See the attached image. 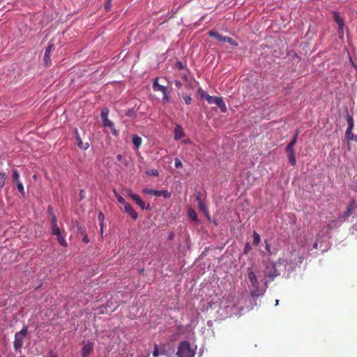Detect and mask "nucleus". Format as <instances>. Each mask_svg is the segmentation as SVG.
<instances>
[{
  "mask_svg": "<svg viewBox=\"0 0 357 357\" xmlns=\"http://www.w3.org/2000/svg\"><path fill=\"white\" fill-rule=\"evenodd\" d=\"M132 141L135 147L138 149L142 144V139L139 136L135 135L132 137Z\"/></svg>",
  "mask_w": 357,
  "mask_h": 357,
  "instance_id": "obj_18",
  "label": "nucleus"
},
{
  "mask_svg": "<svg viewBox=\"0 0 357 357\" xmlns=\"http://www.w3.org/2000/svg\"><path fill=\"white\" fill-rule=\"evenodd\" d=\"M16 184H17V188L18 191L20 192V193L22 195V197H24L25 191H24L22 183L21 181H19V182L16 183Z\"/></svg>",
  "mask_w": 357,
  "mask_h": 357,
  "instance_id": "obj_29",
  "label": "nucleus"
},
{
  "mask_svg": "<svg viewBox=\"0 0 357 357\" xmlns=\"http://www.w3.org/2000/svg\"><path fill=\"white\" fill-rule=\"evenodd\" d=\"M199 210L203 212L207 218H209V213L207 210V206L204 202H199L197 203Z\"/></svg>",
  "mask_w": 357,
  "mask_h": 357,
  "instance_id": "obj_19",
  "label": "nucleus"
},
{
  "mask_svg": "<svg viewBox=\"0 0 357 357\" xmlns=\"http://www.w3.org/2000/svg\"><path fill=\"white\" fill-rule=\"evenodd\" d=\"M220 97H217V96H211L210 95H206L205 96V99L207 100V102L209 103V104H213L214 103V101H215V99H218Z\"/></svg>",
  "mask_w": 357,
  "mask_h": 357,
  "instance_id": "obj_32",
  "label": "nucleus"
},
{
  "mask_svg": "<svg viewBox=\"0 0 357 357\" xmlns=\"http://www.w3.org/2000/svg\"><path fill=\"white\" fill-rule=\"evenodd\" d=\"M199 95H200V97L201 98L204 99L205 98V96L206 95H208V93H206V92H205L204 90H202V89H199V91H198Z\"/></svg>",
  "mask_w": 357,
  "mask_h": 357,
  "instance_id": "obj_42",
  "label": "nucleus"
},
{
  "mask_svg": "<svg viewBox=\"0 0 357 357\" xmlns=\"http://www.w3.org/2000/svg\"><path fill=\"white\" fill-rule=\"evenodd\" d=\"M183 99L185 100V104H187V105L191 104L192 98L190 96H189L188 95H185V96H183Z\"/></svg>",
  "mask_w": 357,
  "mask_h": 357,
  "instance_id": "obj_38",
  "label": "nucleus"
},
{
  "mask_svg": "<svg viewBox=\"0 0 357 357\" xmlns=\"http://www.w3.org/2000/svg\"><path fill=\"white\" fill-rule=\"evenodd\" d=\"M268 281H266H266H264V284H265L266 287H267V283H268Z\"/></svg>",
  "mask_w": 357,
  "mask_h": 357,
  "instance_id": "obj_58",
  "label": "nucleus"
},
{
  "mask_svg": "<svg viewBox=\"0 0 357 357\" xmlns=\"http://www.w3.org/2000/svg\"><path fill=\"white\" fill-rule=\"evenodd\" d=\"M279 304V300H275V305H278Z\"/></svg>",
  "mask_w": 357,
  "mask_h": 357,
  "instance_id": "obj_56",
  "label": "nucleus"
},
{
  "mask_svg": "<svg viewBox=\"0 0 357 357\" xmlns=\"http://www.w3.org/2000/svg\"><path fill=\"white\" fill-rule=\"evenodd\" d=\"M248 277L251 285L253 287V288L257 290L259 288V281L255 273L252 271L251 268H248Z\"/></svg>",
  "mask_w": 357,
  "mask_h": 357,
  "instance_id": "obj_8",
  "label": "nucleus"
},
{
  "mask_svg": "<svg viewBox=\"0 0 357 357\" xmlns=\"http://www.w3.org/2000/svg\"><path fill=\"white\" fill-rule=\"evenodd\" d=\"M83 238H82V242H84V243H89L90 241V239L88 237L87 234H84V236H82Z\"/></svg>",
  "mask_w": 357,
  "mask_h": 357,
  "instance_id": "obj_45",
  "label": "nucleus"
},
{
  "mask_svg": "<svg viewBox=\"0 0 357 357\" xmlns=\"http://www.w3.org/2000/svg\"><path fill=\"white\" fill-rule=\"evenodd\" d=\"M176 66L179 69H182L183 68V64H182V63L181 61H177Z\"/></svg>",
  "mask_w": 357,
  "mask_h": 357,
  "instance_id": "obj_50",
  "label": "nucleus"
},
{
  "mask_svg": "<svg viewBox=\"0 0 357 357\" xmlns=\"http://www.w3.org/2000/svg\"><path fill=\"white\" fill-rule=\"evenodd\" d=\"M174 139L179 140L184 137V132L183 128L179 125H176L174 130Z\"/></svg>",
  "mask_w": 357,
  "mask_h": 357,
  "instance_id": "obj_10",
  "label": "nucleus"
},
{
  "mask_svg": "<svg viewBox=\"0 0 357 357\" xmlns=\"http://www.w3.org/2000/svg\"><path fill=\"white\" fill-rule=\"evenodd\" d=\"M265 243H266V250L271 255V246L266 241H265Z\"/></svg>",
  "mask_w": 357,
  "mask_h": 357,
  "instance_id": "obj_47",
  "label": "nucleus"
},
{
  "mask_svg": "<svg viewBox=\"0 0 357 357\" xmlns=\"http://www.w3.org/2000/svg\"><path fill=\"white\" fill-rule=\"evenodd\" d=\"M77 231L78 233L80 234L81 236H84V234H86L85 231L82 229L81 226H77Z\"/></svg>",
  "mask_w": 357,
  "mask_h": 357,
  "instance_id": "obj_44",
  "label": "nucleus"
},
{
  "mask_svg": "<svg viewBox=\"0 0 357 357\" xmlns=\"http://www.w3.org/2000/svg\"><path fill=\"white\" fill-rule=\"evenodd\" d=\"M124 210L133 220H136L137 218L138 215L137 212L132 208V206L129 203L124 206Z\"/></svg>",
  "mask_w": 357,
  "mask_h": 357,
  "instance_id": "obj_11",
  "label": "nucleus"
},
{
  "mask_svg": "<svg viewBox=\"0 0 357 357\" xmlns=\"http://www.w3.org/2000/svg\"><path fill=\"white\" fill-rule=\"evenodd\" d=\"M84 196H85V192L84 190H81L79 191V197L81 199H84Z\"/></svg>",
  "mask_w": 357,
  "mask_h": 357,
  "instance_id": "obj_49",
  "label": "nucleus"
},
{
  "mask_svg": "<svg viewBox=\"0 0 357 357\" xmlns=\"http://www.w3.org/2000/svg\"><path fill=\"white\" fill-rule=\"evenodd\" d=\"M176 85L177 86H180L181 85V82H179V81H176Z\"/></svg>",
  "mask_w": 357,
  "mask_h": 357,
  "instance_id": "obj_54",
  "label": "nucleus"
},
{
  "mask_svg": "<svg viewBox=\"0 0 357 357\" xmlns=\"http://www.w3.org/2000/svg\"><path fill=\"white\" fill-rule=\"evenodd\" d=\"M195 355V350L190 347L188 341H182L178 347L176 352L177 357H194Z\"/></svg>",
  "mask_w": 357,
  "mask_h": 357,
  "instance_id": "obj_1",
  "label": "nucleus"
},
{
  "mask_svg": "<svg viewBox=\"0 0 357 357\" xmlns=\"http://www.w3.org/2000/svg\"><path fill=\"white\" fill-rule=\"evenodd\" d=\"M354 140H355L356 142H357V135H356V136H355Z\"/></svg>",
  "mask_w": 357,
  "mask_h": 357,
  "instance_id": "obj_60",
  "label": "nucleus"
},
{
  "mask_svg": "<svg viewBox=\"0 0 357 357\" xmlns=\"http://www.w3.org/2000/svg\"><path fill=\"white\" fill-rule=\"evenodd\" d=\"M337 222L336 220H333V221L331 222V224H329V225H328V229H331V228H332L331 224H332V223H334V222Z\"/></svg>",
  "mask_w": 357,
  "mask_h": 357,
  "instance_id": "obj_53",
  "label": "nucleus"
},
{
  "mask_svg": "<svg viewBox=\"0 0 357 357\" xmlns=\"http://www.w3.org/2000/svg\"><path fill=\"white\" fill-rule=\"evenodd\" d=\"M114 195L115 197H116L117 199V201L119 202V203L123 204V206H125L126 204H128V202H126V199L122 197L121 196H120L115 190H114Z\"/></svg>",
  "mask_w": 357,
  "mask_h": 357,
  "instance_id": "obj_26",
  "label": "nucleus"
},
{
  "mask_svg": "<svg viewBox=\"0 0 357 357\" xmlns=\"http://www.w3.org/2000/svg\"><path fill=\"white\" fill-rule=\"evenodd\" d=\"M225 42L229 43V44L234 45V46H238V43L231 38L225 37Z\"/></svg>",
  "mask_w": 357,
  "mask_h": 357,
  "instance_id": "obj_35",
  "label": "nucleus"
},
{
  "mask_svg": "<svg viewBox=\"0 0 357 357\" xmlns=\"http://www.w3.org/2000/svg\"><path fill=\"white\" fill-rule=\"evenodd\" d=\"M153 89L155 91H160L162 93H165L166 91H167V89L166 86L159 84L158 78H155L154 79L153 83Z\"/></svg>",
  "mask_w": 357,
  "mask_h": 357,
  "instance_id": "obj_12",
  "label": "nucleus"
},
{
  "mask_svg": "<svg viewBox=\"0 0 357 357\" xmlns=\"http://www.w3.org/2000/svg\"><path fill=\"white\" fill-rule=\"evenodd\" d=\"M171 192H169L167 190H160V197L162 196L165 198H169L171 197Z\"/></svg>",
  "mask_w": 357,
  "mask_h": 357,
  "instance_id": "obj_34",
  "label": "nucleus"
},
{
  "mask_svg": "<svg viewBox=\"0 0 357 357\" xmlns=\"http://www.w3.org/2000/svg\"><path fill=\"white\" fill-rule=\"evenodd\" d=\"M121 158H122V155L120 154L116 156V158L118 160H121Z\"/></svg>",
  "mask_w": 357,
  "mask_h": 357,
  "instance_id": "obj_55",
  "label": "nucleus"
},
{
  "mask_svg": "<svg viewBox=\"0 0 357 357\" xmlns=\"http://www.w3.org/2000/svg\"><path fill=\"white\" fill-rule=\"evenodd\" d=\"M111 1L112 0H107L105 6V10L106 12H108L111 10Z\"/></svg>",
  "mask_w": 357,
  "mask_h": 357,
  "instance_id": "obj_40",
  "label": "nucleus"
},
{
  "mask_svg": "<svg viewBox=\"0 0 357 357\" xmlns=\"http://www.w3.org/2000/svg\"><path fill=\"white\" fill-rule=\"evenodd\" d=\"M347 124H348L347 129L352 130L354 126V122L353 117L351 116H350L349 114H347Z\"/></svg>",
  "mask_w": 357,
  "mask_h": 357,
  "instance_id": "obj_24",
  "label": "nucleus"
},
{
  "mask_svg": "<svg viewBox=\"0 0 357 357\" xmlns=\"http://www.w3.org/2000/svg\"><path fill=\"white\" fill-rule=\"evenodd\" d=\"M5 181H6V178H1L0 179V190H1L4 185H5Z\"/></svg>",
  "mask_w": 357,
  "mask_h": 357,
  "instance_id": "obj_48",
  "label": "nucleus"
},
{
  "mask_svg": "<svg viewBox=\"0 0 357 357\" xmlns=\"http://www.w3.org/2000/svg\"><path fill=\"white\" fill-rule=\"evenodd\" d=\"M128 195L130 197L133 201L136 202V204L142 208V209H149V204L146 206L144 202L142 199V198L137 194L133 193L131 190L128 191Z\"/></svg>",
  "mask_w": 357,
  "mask_h": 357,
  "instance_id": "obj_4",
  "label": "nucleus"
},
{
  "mask_svg": "<svg viewBox=\"0 0 357 357\" xmlns=\"http://www.w3.org/2000/svg\"><path fill=\"white\" fill-rule=\"evenodd\" d=\"M208 34L209 36H211L212 38H215V39H217L219 41L225 42L226 36H224L220 34L219 33H218L215 31H208Z\"/></svg>",
  "mask_w": 357,
  "mask_h": 357,
  "instance_id": "obj_15",
  "label": "nucleus"
},
{
  "mask_svg": "<svg viewBox=\"0 0 357 357\" xmlns=\"http://www.w3.org/2000/svg\"><path fill=\"white\" fill-rule=\"evenodd\" d=\"M93 351V346L92 343H87L84 345L82 349V357H87Z\"/></svg>",
  "mask_w": 357,
  "mask_h": 357,
  "instance_id": "obj_9",
  "label": "nucleus"
},
{
  "mask_svg": "<svg viewBox=\"0 0 357 357\" xmlns=\"http://www.w3.org/2000/svg\"><path fill=\"white\" fill-rule=\"evenodd\" d=\"M175 167L176 168H181L183 166V164L181 161L178 158H175Z\"/></svg>",
  "mask_w": 357,
  "mask_h": 357,
  "instance_id": "obj_39",
  "label": "nucleus"
},
{
  "mask_svg": "<svg viewBox=\"0 0 357 357\" xmlns=\"http://www.w3.org/2000/svg\"><path fill=\"white\" fill-rule=\"evenodd\" d=\"M351 131H352V130H349V129H347V130H346L345 137L347 141L354 140L355 138V136L354 135V134L352 133Z\"/></svg>",
  "mask_w": 357,
  "mask_h": 357,
  "instance_id": "obj_28",
  "label": "nucleus"
},
{
  "mask_svg": "<svg viewBox=\"0 0 357 357\" xmlns=\"http://www.w3.org/2000/svg\"><path fill=\"white\" fill-rule=\"evenodd\" d=\"M213 104H215L217 106H218L222 112L225 113L227 112V107L222 97H220L218 99H215Z\"/></svg>",
  "mask_w": 357,
  "mask_h": 357,
  "instance_id": "obj_13",
  "label": "nucleus"
},
{
  "mask_svg": "<svg viewBox=\"0 0 357 357\" xmlns=\"http://www.w3.org/2000/svg\"><path fill=\"white\" fill-rule=\"evenodd\" d=\"M163 94V100L166 101L167 102H169L170 101V98L169 96L167 95V91H166L165 93H162Z\"/></svg>",
  "mask_w": 357,
  "mask_h": 357,
  "instance_id": "obj_43",
  "label": "nucleus"
},
{
  "mask_svg": "<svg viewBox=\"0 0 357 357\" xmlns=\"http://www.w3.org/2000/svg\"><path fill=\"white\" fill-rule=\"evenodd\" d=\"M143 192L145 194H147V195H154L156 197H160V190H153V189L146 188L143 189Z\"/></svg>",
  "mask_w": 357,
  "mask_h": 357,
  "instance_id": "obj_20",
  "label": "nucleus"
},
{
  "mask_svg": "<svg viewBox=\"0 0 357 357\" xmlns=\"http://www.w3.org/2000/svg\"><path fill=\"white\" fill-rule=\"evenodd\" d=\"M260 242V236L255 231L253 234V244L258 245Z\"/></svg>",
  "mask_w": 357,
  "mask_h": 357,
  "instance_id": "obj_33",
  "label": "nucleus"
},
{
  "mask_svg": "<svg viewBox=\"0 0 357 357\" xmlns=\"http://www.w3.org/2000/svg\"><path fill=\"white\" fill-rule=\"evenodd\" d=\"M264 277L270 278L269 281H273L275 277L280 275L274 264H268L264 271Z\"/></svg>",
  "mask_w": 357,
  "mask_h": 357,
  "instance_id": "obj_3",
  "label": "nucleus"
},
{
  "mask_svg": "<svg viewBox=\"0 0 357 357\" xmlns=\"http://www.w3.org/2000/svg\"><path fill=\"white\" fill-rule=\"evenodd\" d=\"M188 216L194 221H197L198 220V217H197V215L195 212V211L194 209H192V208H189L188 209Z\"/></svg>",
  "mask_w": 357,
  "mask_h": 357,
  "instance_id": "obj_21",
  "label": "nucleus"
},
{
  "mask_svg": "<svg viewBox=\"0 0 357 357\" xmlns=\"http://www.w3.org/2000/svg\"><path fill=\"white\" fill-rule=\"evenodd\" d=\"M98 221H99V225L100 226V232H101V234H102V232H103V225H104L105 215H104V214L102 212H100L98 213Z\"/></svg>",
  "mask_w": 357,
  "mask_h": 357,
  "instance_id": "obj_22",
  "label": "nucleus"
},
{
  "mask_svg": "<svg viewBox=\"0 0 357 357\" xmlns=\"http://www.w3.org/2000/svg\"><path fill=\"white\" fill-rule=\"evenodd\" d=\"M6 176L4 173L0 172V179L1 178H6Z\"/></svg>",
  "mask_w": 357,
  "mask_h": 357,
  "instance_id": "obj_51",
  "label": "nucleus"
},
{
  "mask_svg": "<svg viewBox=\"0 0 357 357\" xmlns=\"http://www.w3.org/2000/svg\"><path fill=\"white\" fill-rule=\"evenodd\" d=\"M57 224V219L56 215L52 213L51 214V225Z\"/></svg>",
  "mask_w": 357,
  "mask_h": 357,
  "instance_id": "obj_41",
  "label": "nucleus"
},
{
  "mask_svg": "<svg viewBox=\"0 0 357 357\" xmlns=\"http://www.w3.org/2000/svg\"><path fill=\"white\" fill-rule=\"evenodd\" d=\"M55 236L57 237V240L61 245L63 247L68 246L67 242L65 240L64 236L61 234V232H60L59 234Z\"/></svg>",
  "mask_w": 357,
  "mask_h": 357,
  "instance_id": "obj_23",
  "label": "nucleus"
},
{
  "mask_svg": "<svg viewBox=\"0 0 357 357\" xmlns=\"http://www.w3.org/2000/svg\"><path fill=\"white\" fill-rule=\"evenodd\" d=\"M51 230L53 235H58L61 232L57 224L51 225Z\"/></svg>",
  "mask_w": 357,
  "mask_h": 357,
  "instance_id": "obj_27",
  "label": "nucleus"
},
{
  "mask_svg": "<svg viewBox=\"0 0 357 357\" xmlns=\"http://www.w3.org/2000/svg\"><path fill=\"white\" fill-rule=\"evenodd\" d=\"M160 355V350L158 344L154 345V349L153 351V356L155 357H158Z\"/></svg>",
  "mask_w": 357,
  "mask_h": 357,
  "instance_id": "obj_37",
  "label": "nucleus"
},
{
  "mask_svg": "<svg viewBox=\"0 0 357 357\" xmlns=\"http://www.w3.org/2000/svg\"><path fill=\"white\" fill-rule=\"evenodd\" d=\"M356 207L357 206L356 204L355 201H351L349 205L347 206L346 211L343 213L340 219V222H344L347 220V218L354 213Z\"/></svg>",
  "mask_w": 357,
  "mask_h": 357,
  "instance_id": "obj_5",
  "label": "nucleus"
},
{
  "mask_svg": "<svg viewBox=\"0 0 357 357\" xmlns=\"http://www.w3.org/2000/svg\"><path fill=\"white\" fill-rule=\"evenodd\" d=\"M297 135L294 137L293 139L287 144L286 147V151L287 153H291L294 152V146L295 145L296 140H297Z\"/></svg>",
  "mask_w": 357,
  "mask_h": 357,
  "instance_id": "obj_17",
  "label": "nucleus"
},
{
  "mask_svg": "<svg viewBox=\"0 0 357 357\" xmlns=\"http://www.w3.org/2000/svg\"><path fill=\"white\" fill-rule=\"evenodd\" d=\"M146 174H148L149 176H158L159 172L157 169H151L149 171H146Z\"/></svg>",
  "mask_w": 357,
  "mask_h": 357,
  "instance_id": "obj_36",
  "label": "nucleus"
},
{
  "mask_svg": "<svg viewBox=\"0 0 357 357\" xmlns=\"http://www.w3.org/2000/svg\"><path fill=\"white\" fill-rule=\"evenodd\" d=\"M53 49H54V44H49L45 50V55H44V61L46 64L50 61V53Z\"/></svg>",
  "mask_w": 357,
  "mask_h": 357,
  "instance_id": "obj_14",
  "label": "nucleus"
},
{
  "mask_svg": "<svg viewBox=\"0 0 357 357\" xmlns=\"http://www.w3.org/2000/svg\"><path fill=\"white\" fill-rule=\"evenodd\" d=\"M28 333V326H24L20 331L15 334L13 348L16 351H21L23 346V342Z\"/></svg>",
  "mask_w": 357,
  "mask_h": 357,
  "instance_id": "obj_2",
  "label": "nucleus"
},
{
  "mask_svg": "<svg viewBox=\"0 0 357 357\" xmlns=\"http://www.w3.org/2000/svg\"><path fill=\"white\" fill-rule=\"evenodd\" d=\"M108 114H109V109L107 108H103L102 109L101 114H100L102 121L105 119H108Z\"/></svg>",
  "mask_w": 357,
  "mask_h": 357,
  "instance_id": "obj_31",
  "label": "nucleus"
},
{
  "mask_svg": "<svg viewBox=\"0 0 357 357\" xmlns=\"http://www.w3.org/2000/svg\"><path fill=\"white\" fill-rule=\"evenodd\" d=\"M313 247H314V248H317V243H315L314 244Z\"/></svg>",
  "mask_w": 357,
  "mask_h": 357,
  "instance_id": "obj_57",
  "label": "nucleus"
},
{
  "mask_svg": "<svg viewBox=\"0 0 357 357\" xmlns=\"http://www.w3.org/2000/svg\"><path fill=\"white\" fill-rule=\"evenodd\" d=\"M196 200H197V203H199V202H203L202 199V197H201V192H200L197 193V195H196Z\"/></svg>",
  "mask_w": 357,
  "mask_h": 357,
  "instance_id": "obj_46",
  "label": "nucleus"
},
{
  "mask_svg": "<svg viewBox=\"0 0 357 357\" xmlns=\"http://www.w3.org/2000/svg\"><path fill=\"white\" fill-rule=\"evenodd\" d=\"M165 354H166V353H165V349H161V350L160 351V354H161V355H165Z\"/></svg>",
  "mask_w": 357,
  "mask_h": 357,
  "instance_id": "obj_52",
  "label": "nucleus"
},
{
  "mask_svg": "<svg viewBox=\"0 0 357 357\" xmlns=\"http://www.w3.org/2000/svg\"><path fill=\"white\" fill-rule=\"evenodd\" d=\"M12 178L14 181H15L16 183L20 181V174L18 172L17 170L16 169H14L13 171V174H12Z\"/></svg>",
  "mask_w": 357,
  "mask_h": 357,
  "instance_id": "obj_30",
  "label": "nucleus"
},
{
  "mask_svg": "<svg viewBox=\"0 0 357 357\" xmlns=\"http://www.w3.org/2000/svg\"><path fill=\"white\" fill-rule=\"evenodd\" d=\"M74 135H75V141H76V144H77V146L79 149H83V150L88 149L89 147V144L88 142L84 143L82 142V140L79 136V134L78 132L77 128L74 129Z\"/></svg>",
  "mask_w": 357,
  "mask_h": 357,
  "instance_id": "obj_7",
  "label": "nucleus"
},
{
  "mask_svg": "<svg viewBox=\"0 0 357 357\" xmlns=\"http://www.w3.org/2000/svg\"><path fill=\"white\" fill-rule=\"evenodd\" d=\"M287 155L289 157V162L291 165L294 166L296 163V158H295V153L291 152V153H287Z\"/></svg>",
  "mask_w": 357,
  "mask_h": 357,
  "instance_id": "obj_25",
  "label": "nucleus"
},
{
  "mask_svg": "<svg viewBox=\"0 0 357 357\" xmlns=\"http://www.w3.org/2000/svg\"><path fill=\"white\" fill-rule=\"evenodd\" d=\"M333 19H334V21L338 25V33H339L340 38H343V36H344L343 28L344 26V20L342 19L340 14L337 12L333 13Z\"/></svg>",
  "mask_w": 357,
  "mask_h": 357,
  "instance_id": "obj_6",
  "label": "nucleus"
},
{
  "mask_svg": "<svg viewBox=\"0 0 357 357\" xmlns=\"http://www.w3.org/2000/svg\"><path fill=\"white\" fill-rule=\"evenodd\" d=\"M50 357H57V356L56 355L52 354Z\"/></svg>",
  "mask_w": 357,
  "mask_h": 357,
  "instance_id": "obj_59",
  "label": "nucleus"
},
{
  "mask_svg": "<svg viewBox=\"0 0 357 357\" xmlns=\"http://www.w3.org/2000/svg\"><path fill=\"white\" fill-rule=\"evenodd\" d=\"M102 123L105 127H108V128H111L114 135H118V132L114 128L113 122L112 121H110L109 119H105L102 120Z\"/></svg>",
  "mask_w": 357,
  "mask_h": 357,
  "instance_id": "obj_16",
  "label": "nucleus"
}]
</instances>
